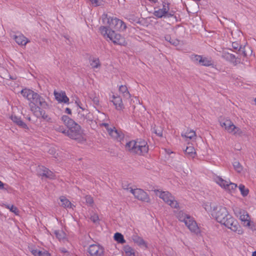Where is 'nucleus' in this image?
<instances>
[{
    "label": "nucleus",
    "instance_id": "obj_25",
    "mask_svg": "<svg viewBox=\"0 0 256 256\" xmlns=\"http://www.w3.org/2000/svg\"><path fill=\"white\" fill-rule=\"evenodd\" d=\"M16 42L19 45L25 46L28 42L27 38L23 35L15 36Z\"/></svg>",
    "mask_w": 256,
    "mask_h": 256
},
{
    "label": "nucleus",
    "instance_id": "obj_32",
    "mask_svg": "<svg viewBox=\"0 0 256 256\" xmlns=\"http://www.w3.org/2000/svg\"><path fill=\"white\" fill-rule=\"evenodd\" d=\"M164 39L167 42H168L170 44L174 46H177L179 44V40L177 39H172L170 35H166L164 36Z\"/></svg>",
    "mask_w": 256,
    "mask_h": 256
},
{
    "label": "nucleus",
    "instance_id": "obj_34",
    "mask_svg": "<svg viewBox=\"0 0 256 256\" xmlns=\"http://www.w3.org/2000/svg\"><path fill=\"white\" fill-rule=\"evenodd\" d=\"M190 58L194 64H199L200 60H202V56L197 54H192L190 56Z\"/></svg>",
    "mask_w": 256,
    "mask_h": 256
},
{
    "label": "nucleus",
    "instance_id": "obj_8",
    "mask_svg": "<svg viewBox=\"0 0 256 256\" xmlns=\"http://www.w3.org/2000/svg\"><path fill=\"white\" fill-rule=\"evenodd\" d=\"M154 192L156 196H158L172 208H178L179 207V204L175 200L174 197L168 192L160 191L158 190H154Z\"/></svg>",
    "mask_w": 256,
    "mask_h": 256
},
{
    "label": "nucleus",
    "instance_id": "obj_48",
    "mask_svg": "<svg viewBox=\"0 0 256 256\" xmlns=\"http://www.w3.org/2000/svg\"><path fill=\"white\" fill-rule=\"evenodd\" d=\"M129 20H132L133 22H138V18H135L134 16H129Z\"/></svg>",
    "mask_w": 256,
    "mask_h": 256
},
{
    "label": "nucleus",
    "instance_id": "obj_33",
    "mask_svg": "<svg viewBox=\"0 0 256 256\" xmlns=\"http://www.w3.org/2000/svg\"><path fill=\"white\" fill-rule=\"evenodd\" d=\"M88 114V111L86 108H82V110H78V116L82 120L86 118L87 115Z\"/></svg>",
    "mask_w": 256,
    "mask_h": 256
},
{
    "label": "nucleus",
    "instance_id": "obj_5",
    "mask_svg": "<svg viewBox=\"0 0 256 256\" xmlns=\"http://www.w3.org/2000/svg\"><path fill=\"white\" fill-rule=\"evenodd\" d=\"M100 31L104 38H108L114 44L124 46L126 44L124 38L114 30H110L106 26H100Z\"/></svg>",
    "mask_w": 256,
    "mask_h": 256
},
{
    "label": "nucleus",
    "instance_id": "obj_11",
    "mask_svg": "<svg viewBox=\"0 0 256 256\" xmlns=\"http://www.w3.org/2000/svg\"><path fill=\"white\" fill-rule=\"evenodd\" d=\"M215 180L220 186L223 187L226 190L232 192L236 188L237 185L234 183L230 182L228 181L223 180L222 178L218 176Z\"/></svg>",
    "mask_w": 256,
    "mask_h": 256
},
{
    "label": "nucleus",
    "instance_id": "obj_51",
    "mask_svg": "<svg viewBox=\"0 0 256 256\" xmlns=\"http://www.w3.org/2000/svg\"><path fill=\"white\" fill-rule=\"evenodd\" d=\"M65 112L67 113L68 114H72V110L70 108H66L65 110Z\"/></svg>",
    "mask_w": 256,
    "mask_h": 256
},
{
    "label": "nucleus",
    "instance_id": "obj_26",
    "mask_svg": "<svg viewBox=\"0 0 256 256\" xmlns=\"http://www.w3.org/2000/svg\"><path fill=\"white\" fill-rule=\"evenodd\" d=\"M185 153L189 158H194L196 155L195 149L192 146H188L185 150Z\"/></svg>",
    "mask_w": 256,
    "mask_h": 256
},
{
    "label": "nucleus",
    "instance_id": "obj_36",
    "mask_svg": "<svg viewBox=\"0 0 256 256\" xmlns=\"http://www.w3.org/2000/svg\"><path fill=\"white\" fill-rule=\"evenodd\" d=\"M40 116H42V118L46 120L48 122H51L52 119L50 118L48 116V114H46V112L42 110V109L39 110Z\"/></svg>",
    "mask_w": 256,
    "mask_h": 256
},
{
    "label": "nucleus",
    "instance_id": "obj_16",
    "mask_svg": "<svg viewBox=\"0 0 256 256\" xmlns=\"http://www.w3.org/2000/svg\"><path fill=\"white\" fill-rule=\"evenodd\" d=\"M168 10V4L163 2L162 8H160L157 10H155L154 14L157 18H162L163 16L166 17V14Z\"/></svg>",
    "mask_w": 256,
    "mask_h": 256
},
{
    "label": "nucleus",
    "instance_id": "obj_1",
    "mask_svg": "<svg viewBox=\"0 0 256 256\" xmlns=\"http://www.w3.org/2000/svg\"><path fill=\"white\" fill-rule=\"evenodd\" d=\"M212 216L216 221L225 226L233 232H238L240 228L238 221L230 214L226 208L219 206L216 211L212 213Z\"/></svg>",
    "mask_w": 256,
    "mask_h": 256
},
{
    "label": "nucleus",
    "instance_id": "obj_49",
    "mask_svg": "<svg viewBox=\"0 0 256 256\" xmlns=\"http://www.w3.org/2000/svg\"><path fill=\"white\" fill-rule=\"evenodd\" d=\"M92 4H94L95 6H98L99 5V2L98 0H89Z\"/></svg>",
    "mask_w": 256,
    "mask_h": 256
},
{
    "label": "nucleus",
    "instance_id": "obj_6",
    "mask_svg": "<svg viewBox=\"0 0 256 256\" xmlns=\"http://www.w3.org/2000/svg\"><path fill=\"white\" fill-rule=\"evenodd\" d=\"M176 216L180 221L184 222L186 226L192 232L194 233L198 232L199 228L196 222L190 216L182 210L176 212Z\"/></svg>",
    "mask_w": 256,
    "mask_h": 256
},
{
    "label": "nucleus",
    "instance_id": "obj_15",
    "mask_svg": "<svg viewBox=\"0 0 256 256\" xmlns=\"http://www.w3.org/2000/svg\"><path fill=\"white\" fill-rule=\"evenodd\" d=\"M54 94L55 96V98L59 103H69V98L66 96L64 92L60 91L58 92L54 90Z\"/></svg>",
    "mask_w": 256,
    "mask_h": 256
},
{
    "label": "nucleus",
    "instance_id": "obj_10",
    "mask_svg": "<svg viewBox=\"0 0 256 256\" xmlns=\"http://www.w3.org/2000/svg\"><path fill=\"white\" fill-rule=\"evenodd\" d=\"M130 192L133 194L135 198L145 202H148L150 198L148 194L144 190L140 188H130Z\"/></svg>",
    "mask_w": 256,
    "mask_h": 256
},
{
    "label": "nucleus",
    "instance_id": "obj_42",
    "mask_svg": "<svg viewBox=\"0 0 256 256\" xmlns=\"http://www.w3.org/2000/svg\"><path fill=\"white\" fill-rule=\"evenodd\" d=\"M10 211L14 213L15 214H18V210L17 208L13 205H12L10 206Z\"/></svg>",
    "mask_w": 256,
    "mask_h": 256
},
{
    "label": "nucleus",
    "instance_id": "obj_56",
    "mask_svg": "<svg viewBox=\"0 0 256 256\" xmlns=\"http://www.w3.org/2000/svg\"><path fill=\"white\" fill-rule=\"evenodd\" d=\"M252 256H256V251L252 252Z\"/></svg>",
    "mask_w": 256,
    "mask_h": 256
},
{
    "label": "nucleus",
    "instance_id": "obj_40",
    "mask_svg": "<svg viewBox=\"0 0 256 256\" xmlns=\"http://www.w3.org/2000/svg\"><path fill=\"white\" fill-rule=\"evenodd\" d=\"M86 202L87 204L90 206H92L94 203V200L89 195H86L85 196Z\"/></svg>",
    "mask_w": 256,
    "mask_h": 256
},
{
    "label": "nucleus",
    "instance_id": "obj_12",
    "mask_svg": "<svg viewBox=\"0 0 256 256\" xmlns=\"http://www.w3.org/2000/svg\"><path fill=\"white\" fill-rule=\"evenodd\" d=\"M221 56L226 61L232 64L234 66H236L240 62V59L239 58H236L234 54L226 52H222Z\"/></svg>",
    "mask_w": 256,
    "mask_h": 256
},
{
    "label": "nucleus",
    "instance_id": "obj_57",
    "mask_svg": "<svg viewBox=\"0 0 256 256\" xmlns=\"http://www.w3.org/2000/svg\"><path fill=\"white\" fill-rule=\"evenodd\" d=\"M6 208H7L9 209V210H10V206H8V205H7V206H6Z\"/></svg>",
    "mask_w": 256,
    "mask_h": 256
},
{
    "label": "nucleus",
    "instance_id": "obj_55",
    "mask_svg": "<svg viewBox=\"0 0 256 256\" xmlns=\"http://www.w3.org/2000/svg\"><path fill=\"white\" fill-rule=\"evenodd\" d=\"M150 1H151L154 3H156L157 2V0H149Z\"/></svg>",
    "mask_w": 256,
    "mask_h": 256
},
{
    "label": "nucleus",
    "instance_id": "obj_23",
    "mask_svg": "<svg viewBox=\"0 0 256 256\" xmlns=\"http://www.w3.org/2000/svg\"><path fill=\"white\" fill-rule=\"evenodd\" d=\"M109 134L113 138L118 139L122 138V135L114 127L113 128H110L108 130V132Z\"/></svg>",
    "mask_w": 256,
    "mask_h": 256
},
{
    "label": "nucleus",
    "instance_id": "obj_18",
    "mask_svg": "<svg viewBox=\"0 0 256 256\" xmlns=\"http://www.w3.org/2000/svg\"><path fill=\"white\" fill-rule=\"evenodd\" d=\"M112 102L116 106V108L118 110H122L124 108L122 99L119 96H115L114 95H113L112 100Z\"/></svg>",
    "mask_w": 256,
    "mask_h": 256
},
{
    "label": "nucleus",
    "instance_id": "obj_60",
    "mask_svg": "<svg viewBox=\"0 0 256 256\" xmlns=\"http://www.w3.org/2000/svg\"><path fill=\"white\" fill-rule=\"evenodd\" d=\"M62 252H66V250H62Z\"/></svg>",
    "mask_w": 256,
    "mask_h": 256
},
{
    "label": "nucleus",
    "instance_id": "obj_54",
    "mask_svg": "<svg viewBox=\"0 0 256 256\" xmlns=\"http://www.w3.org/2000/svg\"><path fill=\"white\" fill-rule=\"evenodd\" d=\"M94 102L96 104L97 102H98V98H95L94 100Z\"/></svg>",
    "mask_w": 256,
    "mask_h": 256
},
{
    "label": "nucleus",
    "instance_id": "obj_30",
    "mask_svg": "<svg viewBox=\"0 0 256 256\" xmlns=\"http://www.w3.org/2000/svg\"><path fill=\"white\" fill-rule=\"evenodd\" d=\"M114 239L118 243L124 244L126 242L123 235L120 232H116L114 236Z\"/></svg>",
    "mask_w": 256,
    "mask_h": 256
},
{
    "label": "nucleus",
    "instance_id": "obj_29",
    "mask_svg": "<svg viewBox=\"0 0 256 256\" xmlns=\"http://www.w3.org/2000/svg\"><path fill=\"white\" fill-rule=\"evenodd\" d=\"M119 92L123 94V96L126 98L130 97V94L128 91V88L126 86L122 85L119 88Z\"/></svg>",
    "mask_w": 256,
    "mask_h": 256
},
{
    "label": "nucleus",
    "instance_id": "obj_17",
    "mask_svg": "<svg viewBox=\"0 0 256 256\" xmlns=\"http://www.w3.org/2000/svg\"><path fill=\"white\" fill-rule=\"evenodd\" d=\"M240 218L242 222H244L246 226H250L252 222L250 220V216L244 210H240Z\"/></svg>",
    "mask_w": 256,
    "mask_h": 256
},
{
    "label": "nucleus",
    "instance_id": "obj_47",
    "mask_svg": "<svg viewBox=\"0 0 256 256\" xmlns=\"http://www.w3.org/2000/svg\"><path fill=\"white\" fill-rule=\"evenodd\" d=\"M174 16V12L173 11H172L170 12H168H168L166 14V17L168 18H172Z\"/></svg>",
    "mask_w": 256,
    "mask_h": 256
},
{
    "label": "nucleus",
    "instance_id": "obj_20",
    "mask_svg": "<svg viewBox=\"0 0 256 256\" xmlns=\"http://www.w3.org/2000/svg\"><path fill=\"white\" fill-rule=\"evenodd\" d=\"M10 118L14 122L21 128L26 130L28 129V126L21 120L20 118H18L16 116L12 115Z\"/></svg>",
    "mask_w": 256,
    "mask_h": 256
},
{
    "label": "nucleus",
    "instance_id": "obj_50",
    "mask_svg": "<svg viewBox=\"0 0 256 256\" xmlns=\"http://www.w3.org/2000/svg\"><path fill=\"white\" fill-rule=\"evenodd\" d=\"M76 103L77 104V106L80 108L81 109V110H82V108H85L82 106V104L80 102L76 101Z\"/></svg>",
    "mask_w": 256,
    "mask_h": 256
},
{
    "label": "nucleus",
    "instance_id": "obj_2",
    "mask_svg": "<svg viewBox=\"0 0 256 256\" xmlns=\"http://www.w3.org/2000/svg\"><path fill=\"white\" fill-rule=\"evenodd\" d=\"M61 119L68 128V130H62V133L66 134L70 138L78 142H82L86 140L80 125L67 116H63Z\"/></svg>",
    "mask_w": 256,
    "mask_h": 256
},
{
    "label": "nucleus",
    "instance_id": "obj_53",
    "mask_svg": "<svg viewBox=\"0 0 256 256\" xmlns=\"http://www.w3.org/2000/svg\"><path fill=\"white\" fill-rule=\"evenodd\" d=\"M4 188L3 183L0 180V189H2Z\"/></svg>",
    "mask_w": 256,
    "mask_h": 256
},
{
    "label": "nucleus",
    "instance_id": "obj_21",
    "mask_svg": "<svg viewBox=\"0 0 256 256\" xmlns=\"http://www.w3.org/2000/svg\"><path fill=\"white\" fill-rule=\"evenodd\" d=\"M232 47L234 50H237V53L240 54H242L244 57L247 56V54L245 50V46L242 47V46L240 45L237 42H233L232 43Z\"/></svg>",
    "mask_w": 256,
    "mask_h": 256
},
{
    "label": "nucleus",
    "instance_id": "obj_44",
    "mask_svg": "<svg viewBox=\"0 0 256 256\" xmlns=\"http://www.w3.org/2000/svg\"><path fill=\"white\" fill-rule=\"evenodd\" d=\"M42 250H38L36 249L32 250L31 252L33 255L34 256H40V254Z\"/></svg>",
    "mask_w": 256,
    "mask_h": 256
},
{
    "label": "nucleus",
    "instance_id": "obj_13",
    "mask_svg": "<svg viewBox=\"0 0 256 256\" xmlns=\"http://www.w3.org/2000/svg\"><path fill=\"white\" fill-rule=\"evenodd\" d=\"M88 252L91 256H102L104 248L99 245L92 244L89 246Z\"/></svg>",
    "mask_w": 256,
    "mask_h": 256
},
{
    "label": "nucleus",
    "instance_id": "obj_31",
    "mask_svg": "<svg viewBox=\"0 0 256 256\" xmlns=\"http://www.w3.org/2000/svg\"><path fill=\"white\" fill-rule=\"evenodd\" d=\"M182 137L188 138L189 139H192L196 136V132L192 130H188L184 134H182Z\"/></svg>",
    "mask_w": 256,
    "mask_h": 256
},
{
    "label": "nucleus",
    "instance_id": "obj_27",
    "mask_svg": "<svg viewBox=\"0 0 256 256\" xmlns=\"http://www.w3.org/2000/svg\"><path fill=\"white\" fill-rule=\"evenodd\" d=\"M199 64L203 66H208L213 64V62L211 58L203 57L202 56V60H200Z\"/></svg>",
    "mask_w": 256,
    "mask_h": 256
},
{
    "label": "nucleus",
    "instance_id": "obj_58",
    "mask_svg": "<svg viewBox=\"0 0 256 256\" xmlns=\"http://www.w3.org/2000/svg\"><path fill=\"white\" fill-rule=\"evenodd\" d=\"M6 208H7L9 209V210H10V206H8V205H7V206H6Z\"/></svg>",
    "mask_w": 256,
    "mask_h": 256
},
{
    "label": "nucleus",
    "instance_id": "obj_24",
    "mask_svg": "<svg viewBox=\"0 0 256 256\" xmlns=\"http://www.w3.org/2000/svg\"><path fill=\"white\" fill-rule=\"evenodd\" d=\"M60 200L62 202V206L65 208H72L74 206L64 196H61Z\"/></svg>",
    "mask_w": 256,
    "mask_h": 256
},
{
    "label": "nucleus",
    "instance_id": "obj_7",
    "mask_svg": "<svg viewBox=\"0 0 256 256\" xmlns=\"http://www.w3.org/2000/svg\"><path fill=\"white\" fill-rule=\"evenodd\" d=\"M102 20L104 24L108 25V28L110 30L114 29L124 30L126 28L125 23L116 17H108L107 14H104L103 16Z\"/></svg>",
    "mask_w": 256,
    "mask_h": 256
},
{
    "label": "nucleus",
    "instance_id": "obj_4",
    "mask_svg": "<svg viewBox=\"0 0 256 256\" xmlns=\"http://www.w3.org/2000/svg\"><path fill=\"white\" fill-rule=\"evenodd\" d=\"M126 148L130 153L138 155H144L148 151V143L144 140L130 141L126 144Z\"/></svg>",
    "mask_w": 256,
    "mask_h": 256
},
{
    "label": "nucleus",
    "instance_id": "obj_38",
    "mask_svg": "<svg viewBox=\"0 0 256 256\" xmlns=\"http://www.w3.org/2000/svg\"><path fill=\"white\" fill-rule=\"evenodd\" d=\"M233 166L234 170L238 172H240L242 170V166L238 161H234L233 162Z\"/></svg>",
    "mask_w": 256,
    "mask_h": 256
},
{
    "label": "nucleus",
    "instance_id": "obj_41",
    "mask_svg": "<svg viewBox=\"0 0 256 256\" xmlns=\"http://www.w3.org/2000/svg\"><path fill=\"white\" fill-rule=\"evenodd\" d=\"M90 219L94 223L96 224L98 223L100 221L98 216L96 214H94L93 215L91 216Z\"/></svg>",
    "mask_w": 256,
    "mask_h": 256
},
{
    "label": "nucleus",
    "instance_id": "obj_43",
    "mask_svg": "<svg viewBox=\"0 0 256 256\" xmlns=\"http://www.w3.org/2000/svg\"><path fill=\"white\" fill-rule=\"evenodd\" d=\"M154 133L156 135H158V136H162V130L160 129L157 130V129H156L155 128H154Z\"/></svg>",
    "mask_w": 256,
    "mask_h": 256
},
{
    "label": "nucleus",
    "instance_id": "obj_46",
    "mask_svg": "<svg viewBox=\"0 0 256 256\" xmlns=\"http://www.w3.org/2000/svg\"><path fill=\"white\" fill-rule=\"evenodd\" d=\"M40 256H50V254L46 250H42Z\"/></svg>",
    "mask_w": 256,
    "mask_h": 256
},
{
    "label": "nucleus",
    "instance_id": "obj_37",
    "mask_svg": "<svg viewBox=\"0 0 256 256\" xmlns=\"http://www.w3.org/2000/svg\"><path fill=\"white\" fill-rule=\"evenodd\" d=\"M239 190L244 196H246L249 192L248 188H246L245 186L243 184H240L238 186Z\"/></svg>",
    "mask_w": 256,
    "mask_h": 256
},
{
    "label": "nucleus",
    "instance_id": "obj_35",
    "mask_svg": "<svg viewBox=\"0 0 256 256\" xmlns=\"http://www.w3.org/2000/svg\"><path fill=\"white\" fill-rule=\"evenodd\" d=\"M54 234L56 237L59 240H61L65 238V232L62 230H54Z\"/></svg>",
    "mask_w": 256,
    "mask_h": 256
},
{
    "label": "nucleus",
    "instance_id": "obj_39",
    "mask_svg": "<svg viewBox=\"0 0 256 256\" xmlns=\"http://www.w3.org/2000/svg\"><path fill=\"white\" fill-rule=\"evenodd\" d=\"M100 64L98 58H94L90 62V66L93 68H98L100 66Z\"/></svg>",
    "mask_w": 256,
    "mask_h": 256
},
{
    "label": "nucleus",
    "instance_id": "obj_52",
    "mask_svg": "<svg viewBox=\"0 0 256 256\" xmlns=\"http://www.w3.org/2000/svg\"><path fill=\"white\" fill-rule=\"evenodd\" d=\"M102 126H104L106 128L107 130L108 131V130L110 128L109 127L108 124H106V123H102Z\"/></svg>",
    "mask_w": 256,
    "mask_h": 256
},
{
    "label": "nucleus",
    "instance_id": "obj_19",
    "mask_svg": "<svg viewBox=\"0 0 256 256\" xmlns=\"http://www.w3.org/2000/svg\"><path fill=\"white\" fill-rule=\"evenodd\" d=\"M218 206L216 203L211 202H206L204 204V208L208 212L212 213L216 211L218 208Z\"/></svg>",
    "mask_w": 256,
    "mask_h": 256
},
{
    "label": "nucleus",
    "instance_id": "obj_28",
    "mask_svg": "<svg viewBox=\"0 0 256 256\" xmlns=\"http://www.w3.org/2000/svg\"><path fill=\"white\" fill-rule=\"evenodd\" d=\"M124 250L126 256H135L134 250L128 245L124 246Z\"/></svg>",
    "mask_w": 256,
    "mask_h": 256
},
{
    "label": "nucleus",
    "instance_id": "obj_59",
    "mask_svg": "<svg viewBox=\"0 0 256 256\" xmlns=\"http://www.w3.org/2000/svg\"><path fill=\"white\" fill-rule=\"evenodd\" d=\"M28 120H30V117L28 118Z\"/></svg>",
    "mask_w": 256,
    "mask_h": 256
},
{
    "label": "nucleus",
    "instance_id": "obj_14",
    "mask_svg": "<svg viewBox=\"0 0 256 256\" xmlns=\"http://www.w3.org/2000/svg\"><path fill=\"white\" fill-rule=\"evenodd\" d=\"M37 172L40 176L43 177L49 178H53L54 177L53 172L44 166H39Z\"/></svg>",
    "mask_w": 256,
    "mask_h": 256
},
{
    "label": "nucleus",
    "instance_id": "obj_45",
    "mask_svg": "<svg viewBox=\"0 0 256 256\" xmlns=\"http://www.w3.org/2000/svg\"><path fill=\"white\" fill-rule=\"evenodd\" d=\"M130 184H128L127 183H122V187L124 190H129L130 192V188H132L131 187H129Z\"/></svg>",
    "mask_w": 256,
    "mask_h": 256
},
{
    "label": "nucleus",
    "instance_id": "obj_3",
    "mask_svg": "<svg viewBox=\"0 0 256 256\" xmlns=\"http://www.w3.org/2000/svg\"><path fill=\"white\" fill-rule=\"evenodd\" d=\"M21 94L24 97L34 104L39 110L48 108V104L44 98L33 90L25 88L22 90Z\"/></svg>",
    "mask_w": 256,
    "mask_h": 256
},
{
    "label": "nucleus",
    "instance_id": "obj_22",
    "mask_svg": "<svg viewBox=\"0 0 256 256\" xmlns=\"http://www.w3.org/2000/svg\"><path fill=\"white\" fill-rule=\"evenodd\" d=\"M132 238L134 242L138 246L147 248L146 244L142 238L140 237L138 235L134 234L132 236Z\"/></svg>",
    "mask_w": 256,
    "mask_h": 256
},
{
    "label": "nucleus",
    "instance_id": "obj_9",
    "mask_svg": "<svg viewBox=\"0 0 256 256\" xmlns=\"http://www.w3.org/2000/svg\"><path fill=\"white\" fill-rule=\"evenodd\" d=\"M220 126L224 128L228 133L234 135L240 136L242 134L241 130L236 126L229 119H225L220 122Z\"/></svg>",
    "mask_w": 256,
    "mask_h": 256
}]
</instances>
